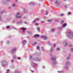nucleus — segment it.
Here are the masks:
<instances>
[{"label":"nucleus","instance_id":"obj_3","mask_svg":"<svg viewBox=\"0 0 73 73\" xmlns=\"http://www.w3.org/2000/svg\"><path fill=\"white\" fill-rule=\"evenodd\" d=\"M16 49L15 48H13L12 50H11V53H14V51H16Z\"/></svg>","mask_w":73,"mask_h":73},{"label":"nucleus","instance_id":"obj_30","mask_svg":"<svg viewBox=\"0 0 73 73\" xmlns=\"http://www.w3.org/2000/svg\"><path fill=\"white\" fill-rule=\"evenodd\" d=\"M64 23V21H61L62 24V23Z\"/></svg>","mask_w":73,"mask_h":73},{"label":"nucleus","instance_id":"obj_19","mask_svg":"<svg viewBox=\"0 0 73 73\" xmlns=\"http://www.w3.org/2000/svg\"><path fill=\"white\" fill-rule=\"evenodd\" d=\"M65 44V45H64V46H66V45H67V42H66V43H64Z\"/></svg>","mask_w":73,"mask_h":73},{"label":"nucleus","instance_id":"obj_9","mask_svg":"<svg viewBox=\"0 0 73 73\" xmlns=\"http://www.w3.org/2000/svg\"><path fill=\"white\" fill-rule=\"evenodd\" d=\"M26 42V41L25 40H23V42H22V43L23 44H25V43Z\"/></svg>","mask_w":73,"mask_h":73},{"label":"nucleus","instance_id":"obj_35","mask_svg":"<svg viewBox=\"0 0 73 73\" xmlns=\"http://www.w3.org/2000/svg\"><path fill=\"white\" fill-rule=\"evenodd\" d=\"M37 60H36V61H39V60H38V58H37Z\"/></svg>","mask_w":73,"mask_h":73},{"label":"nucleus","instance_id":"obj_48","mask_svg":"<svg viewBox=\"0 0 73 73\" xmlns=\"http://www.w3.org/2000/svg\"><path fill=\"white\" fill-rule=\"evenodd\" d=\"M8 72H7L6 73H8Z\"/></svg>","mask_w":73,"mask_h":73},{"label":"nucleus","instance_id":"obj_46","mask_svg":"<svg viewBox=\"0 0 73 73\" xmlns=\"http://www.w3.org/2000/svg\"><path fill=\"white\" fill-rule=\"evenodd\" d=\"M7 71H9V70H7Z\"/></svg>","mask_w":73,"mask_h":73},{"label":"nucleus","instance_id":"obj_27","mask_svg":"<svg viewBox=\"0 0 73 73\" xmlns=\"http://www.w3.org/2000/svg\"><path fill=\"white\" fill-rule=\"evenodd\" d=\"M7 28H9V26H7L6 27Z\"/></svg>","mask_w":73,"mask_h":73},{"label":"nucleus","instance_id":"obj_47","mask_svg":"<svg viewBox=\"0 0 73 73\" xmlns=\"http://www.w3.org/2000/svg\"><path fill=\"white\" fill-rule=\"evenodd\" d=\"M15 0V1H17V0Z\"/></svg>","mask_w":73,"mask_h":73},{"label":"nucleus","instance_id":"obj_25","mask_svg":"<svg viewBox=\"0 0 73 73\" xmlns=\"http://www.w3.org/2000/svg\"><path fill=\"white\" fill-rule=\"evenodd\" d=\"M52 32H54V29H52Z\"/></svg>","mask_w":73,"mask_h":73},{"label":"nucleus","instance_id":"obj_22","mask_svg":"<svg viewBox=\"0 0 73 73\" xmlns=\"http://www.w3.org/2000/svg\"><path fill=\"white\" fill-rule=\"evenodd\" d=\"M60 50V49L58 48H56V50Z\"/></svg>","mask_w":73,"mask_h":73},{"label":"nucleus","instance_id":"obj_5","mask_svg":"<svg viewBox=\"0 0 73 73\" xmlns=\"http://www.w3.org/2000/svg\"><path fill=\"white\" fill-rule=\"evenodd\" d=\"M39 36V35L37 34V35H35L34 36V37H35V38L38 37Z\"/></svg>","mask_w":73,"mask_h":73},{"label":"nucleus","instance_id":"obj_8","mask_svg":"<svg viewBox=\"0 0 73 73\" xmlns=\"http://www.w3.org/2000/svg\"><path fill=\"white\" fill-rule=\"evenodd\" d=\"M40 20V19L39 18H37L35 19V20L34 21V23H35L36 22V21H37V20Z\"/></svg>","mask_w":73,"mask_h":73},{"label":"nucleus","instance_id":"obj_28","mask_svg":"<svg viewBox=\"0 0 73 73\" xmlns=\"http://www.w3.org/2000/svg\"><path fill=\"white\" fill-rule=\"evenodd\" d=\"M55 64H56V62L53 63L54 65H55Z\"/></svg>","mask_w":73,"mask_h":73},{"label":"nucleus","instance_id":"obj_43","mask_svg":"<svg viewBox=\"0 0 73 73\" xmlns=\"http://www.w3.org/2000/svg\"><path fill=\"white\" fill-rule=\"evenodd\" d=\"M61 29V28H60V29Z\"/></svg>","mask_w":73,"mask_h":73},{"label":"nucleus","instance_id":"obj_17","mask_svg":"<svg viewBox=\"0 0 73 73\" xmlns=\"http://www.w3.org/2000/svg\"><path fill=\"white\" fill-rule=\"evenodd\" d=\"M16 5H15V4H13V7H15V6Z\"/></svg>","mask_w":73,"mask_h":73},{"label":"nucleus","instance_id":"obj_1","mask_svg":"<svg viewBox=\"0 0 73 73\" xmlns=\"http://www.w3.org/2000/svg\"><path fill=\"white\" fill-rule=\"evenodd\" d=\"M67 35L68 37H72L73 36V33L71 32H68Z\"/></svg>","mask_w":73,"mask_h":73},{"label":"nucleus","instance_id":"obj_50","mask_svg":"<svg viewBox=\"0 0 73 73\" xmlns=\"http://www.w3.org/2000/svg\"><path fill=\"white\" fill-rule=\"evenodd\" d=\"M52 1H53V0H51Z\"/></svg>","mask_w":73,"mask_h":73},{"label":"nucleus","instance_id":"obj_7","mask_svg":"<svg viewBox=\"0 0 73 73\" xmlns=\"http://www.w3.org/2000/svg\"><path fill=\"white\" fill-rule=\"evenodd\" d=\"M33 66L35 68L37 66V64L35 63H34V64Z\"/></svg>","mask_w":73,"mask_h":73},{"label":"nucleus","instance_id":"obj_10","mask_svg":"<svg viewBox=\"0 0 73 73\" xmlns=\"http://www.w3.org/2000/svg\"><path fill=\"white\" fill-rule=\"evenodd\" d=\"M66 24L64 23L63 24V27H65V26H66Z\"/></svg>","mask_w":73,"mask_h":73},{"label":"nucleus","instance_id":"obj_24","mask_svg":"<svg viewBox=\"0 0 73 73\" xmlns=\"http://www.w3.org/2000/svg\"><path fill=\"white\" fill-rule=\"evenodd\" d=\"M53 50V49H51L50 50V51L52 52Z\"/></svg>","mask_w":73,"mask_h":73},{"label":"nucleus","instance_id":"obj_36","mask_svg":"<svg viewBox=\"0 0 73 73\" xmlns=\"http://www.w3.org/2000/svg\"><path fill=\"white\" fill-rule=\"evenodd\" d=\"M13 62V60H11V62Z\"/></svg>","mask_w":73,"mask_h":73},{"label":"nucleus","instance_id":"obj_31","mask_svg":"<svg viewBox=\"0 0 73 73\" xmlns=\"http://www.w3.org/2000/svg\"><path fill=\"white\" fill-rule=\"evenodd\" d=\"M58 3V1H57V0H56V2H55V3Z\"/></svg>","mask_w":73,"mask_h":73},{"label":"nucleus","instance_id":"obj_14","mask_svg":"<svg viewBox=\"0 0 73 73\" xmlns=\"http://www.w3.org/2000/svg\"><path fill=\"white\" fill-rule=\"evenodd\" d=\"M20 15V13L19 12H18L17 13L16 16H18V15Z\"/></svg>","mask_w":73,"mask_h":73},{"label":"nucleus","instance_id":"obj_13","mask_svg":"<svg viewBox=\"0 0 73 73\" xmlns=\"http://www.w3.org/2000/svg\"><path fill=\"white\" fill-rule=\"evenodd\" d=\"M48 22H52V20L50 19L48 20Z\"/></svg>","mask_w":73,"mask_h":73},{"label":"nucleus","instance_id":"obj_37","mask_svg":"<svg viewBox=\"0 0 73 73\" xmlns=\"http://www.w3.org/2000/svg\"><path fill=\"white\" fill-rule=\"evenodd\" d=\"M31 72H33V71H32V70H31Z\"/></svg>","mask_w":73,"mask_h":73},{"label":"nucleus","instance_id":"obj_6","mask_svg":"<svg viewBox=\"0 0 73 73\" xmlns=\"http://www.w3.org/2000/svg\"><path fill=\"white\" fill-rule=\"evenodd\" d=\"M16 17L18 19H20V18H21V16H16Z\"/></svg>","mask_w":73,"mask_h":73},{"label":"nucleus","instance_id":"obj_29","mask_svg":"<svg viewBox=\"0 0 73 73\" xmlns=\"http://www.w3.org/2000/svg\"><path fill=\"white\" fill-rule=\"evenodd\" d=\"M35 25L36 26H37V25H38V23H36L35 24Z\"/></svg>","mask_w":73,"mask_h":73},{"label":"nucleus","instance_id":"obj_21","mask_svg":"<svg viewBox=\"0 0 73 73\" xmlns=\"http://www.w3.org/2000/svg\"><path fill=\"white\" fill-rule=\"evenodd\" d=\"M21 29H23V31H25V29L24 28H21Z\"/></svg>","mask_w":73,"mask_h":73},{"label":"nucleus","instance_id":"obj_23","mask_svg":"<svg viewBox=\"0 0 73 73\" xmlns=\"http://www.w3.org/2000/svg\"><path fill=\"white\" fill-rule=\"evenodd\" d=\"M73 51V48H72L71 50V52H72Z\"/></svg>","mask_w":73,"mask_h":73},{"label":"nucleus","instance_id":"obj_38","mask_svg":"<svg viewBox=\"0 0 73 73\" xmlns=\"http://www.w3.org/2000/svg\"><path fill=\"white\" fill-rule=\"evenodd\" d=\"M41 23H44V21H42Z\"/></svg>","mask_w":73,"mask_h":73},{"label":"nucleus","instance_id":"obj_2","mask_svg":"<svg viewBox=\"0 0 73 73\" xmlns=\"http://www.w3.org/2000/svg\"><path fill=\"white\" fill-rule=\"evenodd\" d=\"M56 57H54L53 56H52L51 57V60H52L53 61H56Z\"/></svg>","mask_w":73,"mask_h":73},{"label":"nucleus","instance_id":"obj_18","mask_svg":"<svg viewBox=\"0 0 73 73\" xmlns=\"http://www.w3.org/2000/svg\"><path fill=\"white\" fill-rule=\"evenodd\" d=\"M71 13L70 12H68V15H70Z\"/></svg>","mask_w":73,"mask_h":73},{"label":"nucleus","instance_id":"obj_52","mask_svg":"<svg viewBox=\"0 0 73 73\" xmlns=\"http://www.w3.org/2000/svg\"><path fill=\"white\" fill-rule=\"evenodd\" d=\"M23 45H24V44H23Z\"/></svg>","mask_w":73,"mask_h":73},{"label":"nucleus","instance_id":"obj_16","mask_svg":"<svg viewBox=\"0 0 73 73\" xmlns=\"http://www.w3.org/2000/svg\"><path fill=\"white\" fill-rule=\"evenodd\" d=\"M17 59H18V60H20V59H21V58L18 57L17 58Z\"/></svg>","mask_w":73,"mask_h":73},{"label":"nucleus","instance_id":"obj_11","mask_svg":"<svg viewBox=\"0 0 73 73\" xmlns=\"http://www.w3.org/2000/svg\"><path fill=\"white\" fill-rule=\"evenodd\" d=\"M37 30L39 32H40V28H37Z\"/></svg>","mask_w":73,"mask_h":73},{"label":"nucleus","instance_id":"obj_53","mask_svg":"<svg viewBox=\"0 0 73 73\" xmlns=\"http://www.w3.org/2000/svg\"><path fill=\"white\" fill-rule=\"evenodd\" d=\"M23 45H24V44H23Z\"/></svg>","mask_w":73,"mask_h":73},{"label":"nucleus","instance_id":"obj_20","mask_svg":"<svg viewBox=\"0 0 73 73\" xmlns=\"http://www.w3.org/2000/svg\"><path fill=\"white\" fill-rule=\"evenodd\" d=\"M28 33L29 34H31V33H31V32L30 31L28 32Z\"/></svg>","mask_w":73,"mask_h":73},{"label":"nucleus","instance_id":"obj_45","mask_svg":"<svg viewBox=\"0 0 73 73\" xmlns=\"http://www.w3.org/2000/svg\"><path fill=\"white\" fill-rule=\"evenodd\" d=\"M42 49H43V48L42 47Z\"/></svg>","mask_w":73,"mask_h":73},{"label":"nucleus","instance_id":"obj_40","mask_svg":"<svg viewBox=\"0 0 73 73\" xmlns=\"http://www.w3.org/2000/svg\"><path fill=\"white\" fill-rule=\"evenodd\" d=\"M72 45H70V46H72Z\"/></svg>","mask_w":73,"mask_h":73},{"label":"nucleus","instance_id":"obj_15","mask_svg":"<svg viewBox=\"0 0 73 73\" xmlns=\"http://www.w3.org/2000/svg\"><path fill=\"white\" fill-rule=\"evenodd\" d=\"M64 15V14L63 13H61L60 14V16H63Z\"/></svg>","mask_w":73,"mask_h":73},{"label":"nucleus","instance_id":"obj_26","mask_svg":"<svg viewBox=\"0 0 73 73\" xmlns=\"http://www.w3.org/2000/svg\"><path fill=\"white\" fill-rule=\"evenodd\" d=\"M37 44V42H35L34 43V45H35V44Z\"/></svg>","mask_w":73,"mask_h":73},{"label":"nucleus","instance_id":"obj_12","mask_svg":"<svg viewBox=\"0 0 73 73\" xmlns=\"http://www.w3.org/2000/svg\"><path fill=\"white\" fill-rule=\"evenodd\" d=\"M37 49L38 50L39 49H40V47L38 46H37L36 47Z\"/></svg>","mask_w":73,"mask_h":73},{"label":"nucleus","instance_id":"obj_39","mask_svg":"<svg viewBox=\"0 0 73 73\" xmlns=\"http://www.w3.org/2000/svg\"><path fill=\"white\" fill-rule=\"evenodd\" d=\"M24 23H27L26 22H25Z\"/></svg>","mask_w":73,"mask_h":73},{"label":"nucleus","instance_id":"obj_32","mask_svg":"<svg viewBox=\"0 0 73 73\" xmlns=\"http://www.w3.org/2000/svg\"><path fill=\"white\" fill-rule=\"evenodd\" d=\"M56 44H54V47H55V46H56Z\"/></svg>","mask_w":73,"mask_h":73},{"label":"nucleus","instance_id":"obj_51","mask_svg":"<svg viewBox=\"0 0 73 73\" xmlns=\"http://www.w3.org/2000/svg\"><path fill=\"white\" fill-rule=\"evenodd\" d=\"M18 72V73H19V72Z\"/></svg>","mask_w":73,"mask_h":73},{"label":"nucleus","instance_id":"obj_49","mask_svg":"<svg viewBox=\"0 0 73 73\" xmlns=\"http://www.w3.org/2000/svg\"><path fill=\"white\" fill-rule=\"evenodd\" d=\"M8 1H9V0H7Z\"/></svg>","mask_w":73,"mask_h":73},{"label":"nucleus","instance_id":"obj_33","mask_svg":"<svg viewBox=\"0 0 73 73\" xmlns=\"http://www.w3.org/2000/svg\"><path fill=\"white\" fill-rule=\"evenodd\" d=\"M47 14H48V12H47V11H46V13L45 15H47Z\"/></svg>","mask_w":73,"mask_h":73},{"label":"nucleus","instance_id":"obj_42","mask_svg":"<svg viewBox=\"0 0 73 73\" xmlns=\"http://www.w3.org/2000/svg\"><path fill=\"white\" fill-rule=\"evenodd\" d=\"M13 58H15V56H14V57Z\"/></svg>","mask_w":73,"mask_h":73},{"label":"nucleus","instance_id":"obj_41","mask_svg":"<svg viewBox=\"0 0 73 73\" xmlns=\"http://www.w3.org/2000/svg\"><path fill=\"white\" fill-rule=\"evenodd\" d=\"M32 58V56H30V58Z\"/></svg>","mask_w":73,"mask_h":73},{"label":"nucleus","instance_id":"obj_44","mask_svg":"<svg viewBox=\"0 0 73 73\" xmlns=\"http://www.w3.org/2000/svg\"><path fill=\"white\" fill-rule=\"evenodd\" d=\"M9 9H11V7H9Z\"/></svg>","mask_w":73,"mask_h":73},{"label":"nucleus","instance_id":"obj_34","mask_svg":"<svg viewBox=\"0 0 73 73\" xmlns=\"http://www.w3.org/2000/svg\"><path fill=\"white\" fill-rule=\"evenodd\" d=\"M67 59L68 60H69V57H67Z\"/></svg>","mask_w":73,"mask_h":73},{"label":"nucleus","instance_id":"obj_4","mask_svg":"<svg viewBox=\"0 0 73 73\" xmlns=\"http://www.w3.org/2000/svg\"><path fill=\"white\" fill-rule=\"evenodd\" d=\"M41 38H43L44 40H46L47 39V37L44 36H41Z\"/></svg>","mask_w":73,"mask_h":73}]
</instances>
